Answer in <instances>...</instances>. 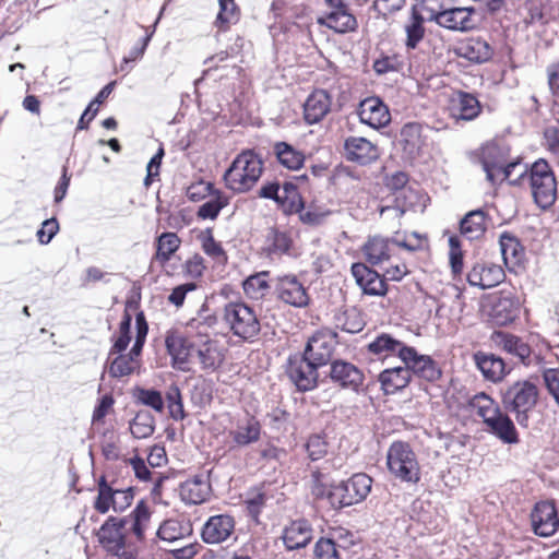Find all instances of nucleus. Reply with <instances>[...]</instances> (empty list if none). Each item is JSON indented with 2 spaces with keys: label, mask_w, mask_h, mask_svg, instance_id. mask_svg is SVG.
<instances>
[{
  "label": "nucleus",
  "mask_w": 559,
  "mask_h": 559,
  "mask_svg": "<svg viewBox=\"0 0 559 559\" xmlns=\"http://www.w3.org/2000/svg\"><path fill=\"white\" fill-rule=\"evenodd\" d=\"M263 173L261 157L251 150L241 152L226 169L223 179L227 189L235 193L249 192Z\"/></svg>",
  "instance_id": "obj_1"
},
{
  "label": "nucleus",
  "mask_w": 559,
  "mask_h": 559,
  "mask_svg": "<svg viewBox=\"0 0 559 559\" xmlns=\"http://www.w3.org/2000/svg\"><path fill=\"white\" fill-rule=\"evenodd\" d=\"M223 320L230 332L242 341H252L261 331L255 311L243 302H228L225 305Z\"/></svg>",
  "instance_id": "obj_2"
},
{
  "label": "nucleus",
  "mask_w": 559,
  "mask_h": 559,
  "mask_svg": "<svg viewBox=\"0 0 559 559\" xmlns=\"http://www.w3.org/2000/svg\"><path fill=\"white\" fill-rule=\"evenodd\" d=\"M372 479L364 473L353 475L348 480L331 486L328 499L332 507L343 508L359 503L371 490Z\"/></svg>",
  "instance_id": "obj_3"
},
{
  "label": "nucleus",
  "mask_w": 559,
  "mask_h": 559,
  "mask_svg": "<svg viewBox=\"0 0 559 559\" xmlns=\"http://www.w3.org/2000/svg\"><path fill=\"white\" fill-rule=\"evenodd\" d=\"M528 179L535 203L542 209L551 206L557 197V182L548 163L544 159L535 162Z\"/></svg>",
  "instance_id": "obj_4"
},
{
  "label": "nucleus",
  "mask_w": 559,
  "mask_h": 559,
  "mask_svg": "<svg viewBox=\"0 0 559 559\" xmlns=\"http://www.w3.org/2000/svg\"><path fill=\"white\" fill-rule=\"evenodd\" d=\"M538 391L534 383L524 380L513 383L503 394L507 409L515 413L520 425H527V413L536 405Z\"/></svg>",
  "instance_id": "obj_5"
},
{
  "label": "nucleus",
  "mask_w": 559,
  "mask_h": 559,
  "mask_svg": "<svg viewBox=\"0 0 559 559\" xmlns=\"http://www.w3.org/2000/svg\"><path fill=\"white\" fill-rule=\"evenodd\" d=\"M138 335L129 353L116 354L109 360L108 372L114 378L129 376L141 366V352L147 334V325L142 314L136 317Z\"/></svg>",
  "instance_id": "obj_6"
},
{
  "label": "nucleus",
  "mask_w": 559,
  "mask_h": 559,
  "mask_svg": "<svg viewBox=\"0 0 559 559\" xmlns=\"http://www.w3.org/2000/svg\"><path fill=\"white\" fill-rule=\"evenodd\" d=\"M386 464L389 471L402 481L417 483L419 480V465L408 444L394 442L389 448Z\"/></svg>",
  "instance_id": "obj_7"
},
{
  "label": "nucleus",
  "mask_w": 559,
  "mask_h": 559,
  "mask_svg": "<svg viewBox=\"0 0 559 559\" xmlns=\"http://www.w3.org/2000/svg\"><path fill=\"white\" fill-rule=\"evenodd\" d=\"M128 518L109 516L97 531V539L105 551L112 556L124 554Z\"/></svg>",
  "instance_id": "obj_8"
},
{
  "label": "nucleus",
  "mask_w": 559,
  "mask_h": 559,
  "mask_svg": "<svg viewBox=\"0 0 559 559\" xmlns=\"http://www.w3.org/2000/svg\"><path fill=\"white\" fill-rule=\"evenodd\" d=\"M337 334L331 329H321L313 333L307 342L304 356L314 364L323 367L328 365L337 345Z\"/></svg>",
  "instance_id": "obj_9"
},
{
  "label": "nucleus",
  "mask_w": 559,
  "mask_h": 559,
  "mask_svg": "<svg viewBox=\"0 0 559 559\" xmlns=\"http://www.w3.org/2000/svg\"><path fill=\"white\" fill-rule=\"evenodd\" d=\"M274 289L277 299L288 306L305 308L310 302L307 287L295 274L278 276Z\"/></svg>",
  "instance_id": "obj_10"
},
{
  "label": "nucleus",
  "mask_w": 559,
  "mask_h": 559,
  "mask_svg": "<svg viewBox=\"0 0 559 559\" xmlns=\"http://www.w3.org/2000/svg\"><path fill=\"white\" fill-rule=\"evenodd\" d=\"M433 12V20L444 28L467 32L476 26L475 10L473 8H443L442 3H438L437 10Z\"/></svg>",
  "instance_id": "obj_11"
},
{
  "label": "nucleus",
  "mask_w": 559,
  "mask_h": 559,
  "mask_svg": "<svg viewBox=\"0 0 559 559\" xmlns=\"http://www.w3.org/2000/svg\"><path fill=\"white\" fill-rule=\"evenodd\" d=\"M324 2L329 11L317 19L318 24L342 34L357 28V20L344 0H324Z\"/></svg>",
  "instance_id": "obj_12"
},
{
  "label": "nucleus",
  "mask_w": 559,
  "mask_h": 559,
  "mask_svg": "<svg viewBox=\"0 0 559 559\" xmlns=\"http://www.w3.org/2000/svg\"><path fill=\"white\" fill-rule=\"evenodd\" d=\"M319 368L304 355H295L288 359L287 374L299 391H311L318 385Z\"/></svg>",
  "instance_id": "obj_13"
},
{
  "label": "nucleus",
  "mask_w": 559,
  "mask_h": 559,
  "mask_svg": "<svg viewBox=\"0 0 559 559\" xmlns=\"http://www.w3.org/2000/svg\"><path fill=\"white\" fill-rule=\"evenodd\" d=\"M407 180V175L402 171L395 173L389 178L388 186L394 190H400L395 198L397 205L382 207L380 211L382 216L400 218L414 205L413 199L416 197V193L412 189L405 188Z\"/></svg>",
  "instance_id": "obj_14"
},
{
  "label": "nucleus",
  "mask_w": 559,
  "mask_h": 559,
  "mask_svg": "<svg viewBox=\"0 0 559 559\" xmlns=\"http://www.w3.org/2000/svg\"><path fill=\"white\" fill-rule=\"evenodd\" d=\"M531 523L536 535L542 537L552 536L559 527V519L554 502H537L531 513Z\"/></svg>",
  "instance_id": "obj_15"
},
{
  "label": "nucleus",
  "mask_w": 559,
  "mask_h": 559,
  "mask_svg": "<svg viewBox=\"0 0 559 559\" xmlns=\"http://www.w3.org/2000/svg\"><path fill=\"white\" fill-rule=\"evenodd\" d=\"M448 111L456 121H471L478 117L481 106L473 94L454 92L449 98Z\"/></svg>",
  "instance_id": "obj_16"
},
{
  "label": "nucleus",
  "mask_w": 559,
  "mask_h": 559,
  "mask_svg": "<svg viewBox=\"0 0 559 559\" xmlns=\"http://www.w3.org/2000/svg\"><path fill=\"white\" fill-rule=\"evenodd\" d=\"M401 360L408 368L411 374L414 373L427 381H435L441 374L440 369L429 356L419 355L413 347L407 346Z\"/></svg>",
  "instance_id": "obj_17"
},
{
  "label": "nucleus",
  "mask_w": 559,
  "mask_h": 559,
  "mask_svg": "<svg viewBox=\"0 0 559 559\" xmlns=\"http://www.w3.org/2000/svg\"><path fill=\"white\" fill-rule=\"evenodd\" d=\"M504 271L490 262H477L467 274V282L481 289L492 288L503 282Z\"/></svg>",
  "instance_id": "obj_18"
},
{
  "label": "nucleus",
  "mask_w": 559,
  "mask_h": 559,
  "mask_svg": "<svg viewBox=\"0 0 559 559\" xmlns=\"http://www.w3.org/2000/svg\"><path fill=\"white\" fill-rule=\"evenodd\" d=\"M261 436V425L253 417L237 421L228 431L229 450H238L257 442Z\"/></svg>",
  "instance_id": "obj_19"
},
{
  "label": "nucleus",
  "mask_w": 559,
  "mask_h": 559,
  "mask_svg": "<svg viewBox=\"0 0 559 559\" xmlns=\"http://www.w3.org/2000/svg\"><path fill=\"white\" fill-rule=\"evenodd\" d=\"M359 119L362 123L380 129L391 121V115L386 105L378 97L364 99L359 105Z\"/></svg>",
  "instance_id": "obj_20"
},
{
  "label": "nucleus",
  "mask_w": 559,
  "mask_h": 559,
  "mask_svg": "<svg viewBox=\"0 0 559 559\" xmlns=\"http://www.w3.org/2000/svg\"><path fill=\"white\" fill-rule=\"evenodd\" d=\"M330 378L344 389L358 391L364 383V373L355 365L345 360H334L331 364Z\"/></svg>",
  "instance_id": "obj_21"
},
{
  "label": "nucleus",
  "mask_w": 559,
  "mask_h": 559,
  "mask_svg": "<svg viewBox=\"0 0 559 559\" xmlns=\"http://www.w3.org/2000/svg\"><path fill=\"white\" fill-rule=\"evenodd\" d=\"M235 521L228 514L211 516L202 528V539L206 544H219L225 542L234 532Z\"/></svg>",
  "instance_id": "obj_22"
},
{
  "label": "nucleus",
  "mask_w": 559,
  "mask_h": 559,
  "mask_svg": "<svg viewBox=\"0 0 559 559\" xmlns=\"http://www.w3.org/2000/svg\"><path fill=\"white\" fill-rule=\"evenodd\" d=\"M313 538V528L306 520L292 521L283 530L282 539L287 550L305 548Z\"/></svg>",
  "instance_id": "obj_23"
},
{
  "label": "nucleus",
  "mask_w": 559,
  "mask_h": 559,
  "mask_svg": "<svg viewBox=\"0 0 559 559\" xmlns=\"http://www.w3.org/2000/svg\"><path fill=\"white\" fill-rule=\"evenodd\" d=\"M352 274L357 285L365 294L372 296H383L386 293V285L381 276L370 270L364 263H354L352 265Z\"/></svg>",
  "instance_id": "obj_24"
},
{
  "label": "nucleus",
  "mask_w": 559,
  "mask_h": 559,
  "mask_svg": "<svg viewBox=\"0 0 559 559\" xmlns=\"http://www.w3.org/2000/svg\"><path fill=\"white\" fill-rule=\"evenodd\" d=\"M195 359L206 372L215 371L225 359L224 348L216 340H205L195 349Z\"/></svg>",
  "instance_id": "obj_25"
},
{
  "label": "nucleus",
  "mask_w": 559,
  "mask_h": 559,
  "mask_svg": "<svg viewBox=\"0 0 559 559\" xmlns=\"http://www.w3.org/2000/svg\"><path fill=\"white\" fill-rule=\"evenodd\" d=\"M165 343L171 357L173 367L181 371H189L191 369V349L185 337L176 332H170L167 334Z\"/></svg>",
  "instance_id": "obj_26"
},
{
  "label": "nucleus",
  "mask_w": 559,
  "mask_h": 559,
  "mask_svg": "<svg viewBox=\"0 0 559 559\" xmlns=\"http://www.w3.org/2000/svg\"><path fill=\"white\" fill-rule=\"evenodd\" d=\"M344 148L348 160L356 162L361 165L369 164L379 157L377 146L365 138H348L345 141Z\"/></svg>",
  "instance_id": "obj_27"
},
{
  "label": "nucleus",
  "mask_w": 559,
  "mask_h": 559,
  "mask_svg": "<svg viewBox=\"0 0 559 559\" xmlns=\"http://www.w3.org/2000/svg\"><path fill=\"white\" fill-rule=\"evenodd\" d=\"M211 487L203 476H194L181 483L179 495L187 504H200L210 496Z\"/></svg>",
  "instance_id": "obj_28"
},
{
  "label": "nucleus",
  "mask_w": 559,
  "mask_h": 559,
  "mask_svg": "<svg viewBox=\"0 0 559 559\" xmlns=\"http://www.w3.org/2000/svg\"><path fill=\"white\" fill-rule=\"evenodd\" d=\"M474 360L484 378L488 381L499 382L507 374L504 361L493 354L477 352L474 354Z\"/></svg>",
  "instance_id": "obj_29"
},
{
  "label": "nucleus",
  "mask_w": 559,
  "mask_h": 559,
  "mask_svg": "<svg viewBox=\"0 0 559 559\" xmlns=\"http://www.w3.org/2000/svg\"><path fill=\"white\" fill-rule=\"evenodd\" d=\"M456 52L460 57L472 62L483 63L491 58L493 50L485 39L472 37L461 43Z\"/></svg>",
  "instance_id": "obj_30"
},
{
  "label": "nucleus",
  "mask_w": 559,
  "mask_h": 559,
  "mask_svg": "<svg viewBox=\"0 0 559 559\" xmlns=\"http://www.w3.org/2000/svg\"><path fill=\"white\" fill-rule=\"evenodd\" d=\"M331 99L323 90L314 91L304 106L305 119L309 124L319 122L329 111Z\"/></svg>",
  "instance_id": "obj_31"
},
{
  "label": "nucleus",
  "mask_w": 559,
  "mask_h": 559,
  "mask_svg": "<svg viewBox=\"0 0 559 559\" xmlns=\"http://www.w3.org/2000/svg\"><path fill=\"white\" fill-rule=\"evenodd\" d=\"M520 301L511 294L501 295L492 305L491 318L498 325L511 323L519 314Z\"/></svg>",
  "instance_id": "obj_32"
},
{
  "label": "nucleus",
  "mask_w": 559,
  "mask_h": 559,
  "mask_svg": "<svg viewBox=\"0 0 559 559\" xmlns=\"http://www.w3.org/2000/svg\"><path fill=\"white\" fill-rule=\"evenodd\" d=\"M504 160L501 148L493 144L488 143L481 146L479 151V163L484 171L486 173V178L491 183L497 181V173L501 170V164Z\"/></svg>",
  "instance_id": "obj_33"
},
{
  "label": "nucleus",
  "mask_w": 559,
  "mask_h": 559,
  "mask_svg": "<svg viewBox=\"0 0 559 559\" xmlns=\"http://www.w3.org/2000/svg\"><path fill=\"white\" fill-rule=\"evenodd\" d=\"M379 381L386 394H393L409 383L411 373L406 366L389 368L379 374Z\"/></svg>",
  "instance_id": "obj_34"
},
{
  "label": "nucleus",
  "mask_w": 559,
  "mask_h": 559,
  "mask_svg": "<svg viewBox=\"0 0 559 559\" xmlns=\"http://www.w3.org/2000/svg\"><path fill=\"white\" fill-rule=\"evenodd\" d=\"M192 535V525L178 519H168L160 523L156 536L167 543H175Z\"/></svg>",
  "instance_id": "obj_35"
},
{
  "label": "nucleus",
  "mask_w": 559,
  "mask_h": 559,
  "mask_svg": "<svg viewBox=\"0 0 559 559\" xmlns=\"http://www.w3.org/2000/svg\"><path fill=\"white\" fill-rule=\"evenodd\" d=\"M492 340L506 352L519 357L523 364H530L531 347L520 337L504 332H496Z\"/></svg>",
  "instance_id": "obj_36"
},
{
  "label": "nucleus",
  "mask_w": 559,
  "mask_h": 559,
  "mask_svg": "<svg viewBox=\"0 0 559 559\" xmlns=\"http://www.w3.org/2000/svg\"><path fill=\"white\" fill-rule=\"evenodd\" d=\"M485 424L489 428V431L504 443L513 444L519 442L518 432L512 420L501 411Z\"/></svg>",
  "instance_id": "obj_37"
},
{
  "label": "nucleus",
  "mask_w": 559,
  "mask_h": 559,
  "mask_svg": "<svg viewBox=\"0 0 559 559\" xmlns=\"http://www.w3.org/2000/svg\"><path fill=\"white\" fill-rule=\"evenodd\" d=\"M499 243L506 266L509 270H514L523 261L524 250L521 243L515 237L507 233L500 236Z\"/></svg>",
  "instance_id": "obj_38"
},
{
  "label": "nucleus",
  "mask_w": 559,
  "mask_h": 559,
  "mask_svg": "<svg viewBox=\"0 0 559 559\" xmlns=\"http://www.w3.org/2000/svg\"><path fill=\"white\" fill-rule=\"evenodd\" d=\"M425 19L418 9L414 5L411 9L409 16L404 25L406 34L405 46L407 49H415L423 40L425 35Z\"/></svg>",
  "instance_id": "obj_39"
},
{
  "label": "nucleus",
  "mask_w": 559,
  "mask_h": 559,
  "mask_svg": "<svg viewBox=\"0 0 559 559\" xmlns=\"http://www.w3.org/2000/svg\"><path fill=\"white\" fill-rule=\"evenodd\" d=\"M366 260L372 265H379L388 261L392 253V245L381 237L370 238L364 246Z\"/></svg>",
  "instance_id": "obj_40"
},
{
  "label": "nucleus",
  "mask_w": 559,
  "mask_h": 559,
  "mask_svg": "<svg viewBox=\"0 0 559 559\" xmlns=\"http://www.w3.org/2000/svg\"><path fill=\"white\" fill-rule=\"evenodd\" d=\"M131 523V532L138 540H144L145 532L150 525L151 511L144 501H140L133 511L127 516Z\"/></svg>",
  "instance_id": "obj_41"
},
{
  "label": "nucleus",
  "mask_w": 559,
  "mask_h": 559,
  "mask_svg": "<svg viewBox=\"0 0 559 559\" xmlns=\"http://www.w3.org/2000/svg\"><path fill=\"white\" fill-rule=\"evenodd\" d=\"M275 202L288 214L300 212L304 207L301 197L296 186L292 182H285L283 186H280V194Z\"/></svg>",
  "instance_id": "obj_42"
},
{
  "label": "nucleus",
  "mask_w": 559,
  "mask_h": 559,
  "mask_svg": "<svg viewBox=\"0 0 559 559\" xmlns=\"http://www.w3.org/2000/svg\"><path fill=\"white\" fill-rule=\"evenodd\" d=\"M461 233L468 239H477L486 230V214L481 210H475L467 213L461 221Z\"/></svg>",
  "instance_id": "obj_43"
},
{
  "label": "nucleus",
  "mask_w": 559,
  "mask_h": 559,
  "mask_svg": "<svg viewBox=\"0 0 559 559\" xmlns=\"http://www.w3.org/2000/svg\"><path fill=\"white\" fill-rule=\"evenodd\" d=\"M407 348L402 342L393 338L389 334H381L368 345L369 352L374 355L390 356L397 354L402 358L403 352Z\"/></svg>",
  "instance_id": "obj_44"
},
{
  "label": "nucleus",
  "mask_w": 559,
  "mask_h": 559,
  "mask_svg": "<svg viewBox=\"0 0 559 559\" xmlns=\"http://www.w3.org/2000/svg\"><path fill=\"white\" fill-rule=\"evenodd\" d=\"M343 534L338 532L337 539L320 538L314 547L317 559H341V549H346L347 545L342 540Z\"/></svg>",
  "instance_id": "obj_45"
},
{
  "label": "nucleus",
  "mask_w": 559,
  "mask_h": 559,
  "mask_svg": "<svg viewBox=\"0 0 559 559\" xmlns=\"http://www.w3.org/2000/svg\"><path fill=\"white\" fill-rule=\"evenodd\" d=\"M401 143L409 155L418 154L424 145L421 127L418 123H407L401 130Z\"/></svg>",
  "instance_id": "obj_46"
},
{
  "label": "nucleus",
  "mask_w": 559,
  "mask_h": 559,
  "mask_svg": "<svg viewBox=\"0 0 559 559\" xmlns=\"http://www.w3.org/2000/svg\"><path fill=\"white\" fill-rule=\"evenodd\" d=\"M274 148L278 162L284 167L292 170H297L304 165V154L294 148L292 145L287 144L286 142L276 143Z\"/></svg>",
  "instance_id": "obj_47"
},
{
  "label": "nucleus",
  "mask_w": 559,
  "mask_h": 559,
  "mask_svg": "<svg viewBox=\"0 0 559 559\" xmlns=\"http://www.w3.org/2000/svg\"><path fill=\"white\" fill-rule=\"evenodd\" d=\"M180 238L175 233H163L157 238V250L155 260L160 264L167 263L171 255L179 249Z\"/></svg>",
  "instance_id": "obj_48"
},
{
  "label": "nucleus",
  "mask_w": 559,
  "mask_h": 559,
  "mask_svg": "<svg viewBox=\"0 0 559 559\" xmlns=\"http://www.w3.org/2000/svg\"><path fill=\"white\" fill-rule=\"evenodd\" d=\"M266 243L269 254H289L293 246V239L286 231L272 228L267 233Z\"/></svg>",
  "instance_id": "obj_49"
},
{
  "label": "nucleus",
  "mask_w": 559,
  "mask_h": 559,
  "mask_svg": "<svg viewBox=\"0 0 559 559\" xmlns=\"http://www.w3.org/2000/svg\"><path fill=\"white\" fill-rule=\"evenodd\" d=\"M267 275L269 272L264 271L249 276L243 282L245 294L249 298L254 300L263 298L267 294L270 288L266 280Z\"/></svg>",
  "instance_id": "obj_50"
},
{
  "label": "nucleus",
  "mask_w": 559,
  "mask_h": 559,
  "mask_svg": "<svg viewBox=\"0 0 559 559\" xmlns=\"http://www.w3.org/2000/svg\"><path fill=\"white\" fill-rule=\"evenodd\" d=\"M154 430L155 420L148 412H139L130 423V431L136 439L148 438Z\"/></svg>",
  "instance_id": "obj_51"
},
{
  "label": "nucleus",
  "mask_w": 559,
  "mask_h": 559,
  "mask_svg": "<svg viewBox=\"0 0 559 559\" xmlns=\"http://www.w3.org/2000/svg\"><path fill=\"white\" fill-rule=\"evenodd\" d=\"M471 406L475 409L476 414L483 418L484 423L490 418L492 419V417L500 412L497 403L485 393L474 395L471 400Z\"/></svg>",
  "instance_id": "obj_52"
},
{
  "label": "nucleus",
  "mask_w": 559,
  "mask_h": 559,
  "mask_svg": "<svg viewBox=\"0 0 559 559\" xmlns=\"http://www.w3.org/2000/svg\"><path fill=\"white\" fill-rule=\"evenodd\" d=\"M336 326L347 333H358L365 326V321L355 308L347 309L336 317Z\"/></svg>",
  "instance_id": "obj_53"
},
{
  "label": "nucleus",
  "mask_w": 559,
  "mask_h": 559,
  "mask_svg": "<svg viewBox=\"0 0 559 559\" xmlns=\"http://www.w3.org/2000/svg\"><path fill=\"white\" fill-rule=\"evenodd\" d=\"M115 489L107 484L103 477L97 485V496L94 501V508L97 512L105 514L114 511Z\"/></svg>",
  "instance_id": "obj_54"
},
{
  "label": "nucleus",
  "mask_w": 559,
  "mask_h": 559,
  "mask_svg": "<svg viewBox=\"0 0 559 559\" xmlns=\"http://www.w3.org/2000/svg\"><path fill=\"white\" fill-rule=\"evenodd\" d=\"M228 202L229 199L223 192L216 190L212 198L199 207L198 216L203 219H214Z\"/></svg>",
  "instance_id": "obj_55"
},
{
  "label": "nucleus",
  "mask_w": 559,
  "mask_h": 559,
  "mask_svg": "<svg viewBox=\"0 0 559 559\" xmlns=\"http://www.w3.org/2000/svg\"><path fill=\"white\" fill-rule=\"evenodd\" d=\"M216 323L217 318L209 313L207 309L203 307L198 316L188 322L187 326L200 336H207L209 331L213 329Z\"/></svg>",
  "instance_id": "obj_56"
},
{
  "label": "nucleus",
  "mask_w": 559,
  "mask_h": 559,
  "mask_svg": "<svg viewBox=\"0 0 559 559\" xmlns=\"http://www.w3.org/2000/svg\"><path fill=\"white\" fill-rule=\"evenodd\" d=\"M134 396L140 403L155 412L162 413L164 411V400L159 391L139 388L135 390Z\"/></svg>",
  "instance_id": "obj_57"
},
{
  "label": "nucleus",
  "mask_w": 559,
  "mask_h": 559,
  "mask_svg": "<svg viewBox=\"0 0 559 559\" xmlns=\"http://www.w3.org/2000/svg\"><path fill=\"white\" fill-rule=\"evenodd\" d=\"M218 2L219 12L217 14L215 24L223 28L237 20L238 8L234 0H218Z\"/></svg>",
  "instance_id": "obj_58"
},
{
  "label": "nucleus",
  "mask_w": 559,
  "mask_h": 559,
  "mask_svg": "<svg viewBox=\"0 0 559 559\" xmlns=\"http://www.w3.org/2000/svg\"><path fill=\"white\" fill-rule=\"evenodd\" d=\"M449 259L452 272L457 275L463 271V252L461 250L460 239L456 236L449 238Z\"/></svg>",
  "instance_id": "obj_59"
},
{
  "label": "nucleus",
  "mask_w": 559,
  "mask_h": 559,
  "mask_svg": "<svg viewBox=\"0 0 559 559\" xmlns=\"http://www.w3.org/2000/svg\"><path fill=\"white\" fill-rule=\"evenodd\" d=\"M202 249L211 258L217 261L226 260L225 251L219 242H217L211 231L202 236Z\"/></svg>",
  "instance_id": "obj_60"
},
{
  "label": "nucleus",
  "mask_w": 559,
  "mask_h": 559,
  "mask_svg": "<svg viewBox=\"0 0 559 559\" xmlns=\"http://www.w3.org/2000/svg\"><path fill=\"white\" fill-rule=\"evenodd\" d=\"M306 450L309 457L312 461H317L322 459L328 453V443L321 436L314 435L308 439L306 443Z\"/></svg>",
  "instance_id": "obj_61"
},
{
  "label": "nucleus",
  "mask_w": 559,
  "mask_h": 559,
  "mask_svg": "<svg viewBox=\"0 0 559 559\" xmlns=\"http://www.w3.org/2000/svg\"><path fill=\"white\" fill-rule=\"evenodd\" d=\"M132 488L115 489L114 512H123L133 501Z\"/></svg>",
  "instance_id": "obj_62"
},
{
  "label": "nucleus",
  "mask_w": 559,
  "mask_h": 559,
  "mask_svg": "<svg viewBox=\"0 0 559 559\" xmlns=\"http://www.w3.org/2000/svg\"><path fill=\"white\" fill-rule=\"evenodd\" d=\"M404 4L405 0H374L373 8L379 14L386 16L400 11Z\"/></svg>",
  "instance_id": "obj_63"
},
{
  "label": "nucleus",
  "mask_w": 559,
  "mask_h": 559,
  "mask_svg": "<svg viewBox=\"0 0 559 559\" xmlns=\"http://www.w3.org/2000/svg\"><path fill=\"white\" fill-rule=\"evenodd\" d=\"M543 377L548 391L559 404V369H546Z\"/></svg>",
  "instance_id": "obj_64"
}]
</instances>
